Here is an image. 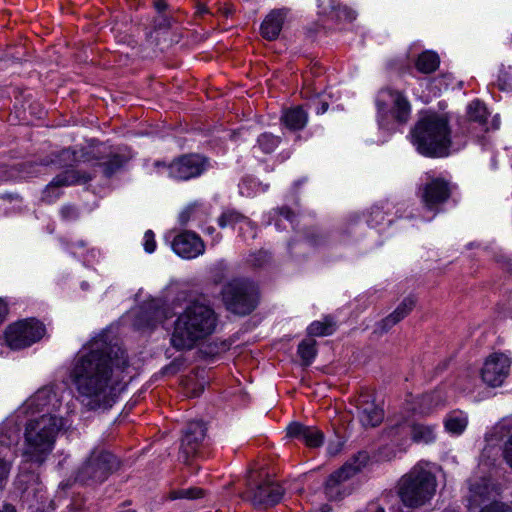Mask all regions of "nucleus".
<instances>
[{
  "mask_svg": "<svg viewBox=\"0 0 512 512\" xmlns=\"http://www.w3.org/2000/svg\"><path fill=\"white\" fill-rule=\"evenodd\" d=\"M81 157L86 160V161H90L92 159H98V157H95V156H91L89 153H86L82 150V155Z\"/></svg>",
  "mask_w": 512,
  "mask_h": 512,
  "instance_id": "obj_60",
  "label": "nucleus"
},
{
  "mask_svg": "<svg viewBox=\"0 0 512 512\" xmlns=\"http://www.w3.org/2000/svg\"><path fill=\"white\" fill-rule=\"evenodd\" d=\"M467 417L462 414L451 413L444 420V427L447 432L459 435L467 427Z\"/></svg>",
  "mask_w": 512,
  "mask_h": 512,
  "instance_id": "obj_24",
  "label": "nucleus"
},
{
  "mask_svg": "<svg viewBox=\"0 0 512 512\" xmlns=\"http://www.w3.org/2000/svg\"><path fill=\"white\" fill-rule=\"evenodd\" d=\"M480 512H512V508L505 503L493 502L485 506Z\"/></svg>",
  "mask_w": 512,
  "mask_h": 512,
  "instance_id": "obj_42",
  "label": "nucleus"
},
{
  "mask_svg": "<svg viewBox=\"0 0 512 512\" xmlns=\"http://www.w3.org/2000/svg\"><path fill=\"white\" fill-rule=\"evenodd\" d=\"M277 211L280 215H283L287 219H291V217L293 216L292 210L287 206L281 207Z\"/></svg>",
  "mask_w": 512,
  "mask_h": 512,
  "instance_id": "obj_53",
  "label": "nucleus"
},
{
  "mask_svg": "<svg viewBox=\"0 0 512 512\" xmlns=\"http://www.w3.org/2000/svg\"><path fill=\"white\" fill-rule=\"evenodd\" d=\"M71 512H88L82 501H75L71 505Z\"/></svg>",
  "mask_w": 512,
  "mask_h": 512,
  "instance_id": "obj_51",
  "label": "nucleus"
},
{
  "mask_svg": "<svg viewBox=\"0 0 512 512\" xmlns=\"http://www.w3.org/2000/svg\"><path fill=\"white\" fill-rule=\"evenodd\" d=\"M412 143L417 151L428 157H445L451 146L448 119L436 113L419 119L411 130Z\"/></svg>",
  "mask_w": 512,
  "mask_h": 512,
  "instance_id": "obj_4",
  "label": "nucleus"
},
{
  "mask_svg": "<svg viewBox=\"0 0 512 512\" xmlns=\"http://www.w3.org/2000/svg\"><path fill=\"white\" fill-rule=\"evenodd\" d=\"M0 512H16V508L12 504L4 503L0 507Z\"/></svg>",
  "mask_w": 512,
  "mask_h": 512,
  "instance_id": "obj_55",
  "label": "nucleus"
},
{
  "mask_svg": "<svg viewBox=\"0 0 512 512\" xmlns=\"http://www.w3.org/2000/svg\"><path fill=\"white\" fill-rule=\"evenodd\" d=\"M312 428H313V427H309V426H305V425H304V431H303V432H301V434H300V438H301V439H303L304 441H305L307 438H309V433H310V431H311V429H312Z\"/></svg>",
  "mask_w": 512,
  "mask_h": 512,
  "instance_id": "obj_58",
  "label": "nucleus"
},
{
  "mask_svg": "<svg viewBox=\"0 0 512 512\" xmlns=\"http://www.w3.org/2000/svg\"><path fill=\"white\" fill-rule=\"evenodd\" d=\"M144 247L148 253H152L155 250L156 244L154 241V234L151 230H149L145 233Z\"/></svg>",
  "mask_w": 512,
  "mask_h": 512,
  "instance_id": "obj_45",
  "label": "nucleus"
},
{
  "mask_svg": "<svg viewBox=\"0 0 512 512\" xmlns=\"http://www.w3.org/2000/svg\"><path fill=\"white\" fill-rule=\"evenodd\" d=\"M439 65V58L436 53L433 52H424L422 53L417 60L416 66L417 69L422 73H432L434 72Z\"/></svg>",
  "mask_w": 512,
  "mask_h": 512,
  "instance_id": "obj_25",
  "label": "nucleus"
},
{
  "mask_svg": "<svg viewBox=\"0 0 512 512\" xmlns=\"http://www.w3.org/2000/svg\"><path fill=\"white\" fill-rule=\"evenodd\" d=\"M58 157H60L59 162H64L65 164L70 162H77L79 159L77 158V152L71 149H63Z\"/></svg>",
  "mask_w": 512,
  "mask_h": 512,
  "instance_id": "obj_43",
  "label": "nucleus"
},
{
  "mask_svg": "<svg viewBox=\"0 0 512 512\" xmlns=\"http://www.w3.org/2000/svg\"><path fill=\"white\" fill-rule=\"evenodd\" d=\"M170 27V20L166 16L159 17L154 20V29H168Z\"/></svg>",
  "mask_w": 512,
  "mask_h": 512,
  "instance_id": "obj_48",
  "label": "nucleus"
},
{
  "mask_svg": "<svg viewBox=\"0 0 512 512\" xmlns=\"http://www.w3.org/2000/svg\"><path fill=\"white\" fill-rule=\"evenodd\" d=\"M166 318L165 310L157 300L144 303L136 315L135 325L139 328L154 327Z\"/></svg>",
  "mask_w": 512,
  "mask_h": 512,
  "instance_id": "obj_17",
  "label": "nucleus"
},
{
  "mask_svg": "<svg viewBox=\"0 0 512 512\" xmlns=\"http://www.w3.org/2000/svg\"><path fill=\"white\" fill-rule=\"evenodd\" d=\"M66 184L74 185L79 183H87L92 180V175L87 172H81L79 170H67L64 172Z\"/></svg>",
  "mask_w": 512,
  "mask_h": 512,
  "instance_id": "obj_33",
  "label": "nucleus"
},
{
  "mask_svg": "<svg viewBox=\"0 0 512 512\" xmlns=\"http://www.w3.org/2000/svg\"><path fill=\"white\" fill-rule=\"evenodd\" d=\"M282 120L289 129L299 130L305 126L307 114L300 106H297L288 110L282 117Z\"/></svg>",
  "mask_w": 512,
  "mask_h": 512,
  "instance_id": "obj_23",
  "label": "nucleus"
},
{
  "mask_svg": "<svg viewBox=\"0 0 512 512\" xmlns=\"http://www.w3.org/2000/svg\"><path fill=\"white\" fill-rule=\"evenodd\" d=\"M378 106L380 110L384 109V106L380 102H378Z\"/></svg>",
  "mask_w": 512,
  "mask_h": 512,
  "instance_id": "obj_62",
  "label": "nucleus"
},
{
  "mask_svg": "<svg viewBox=\"0 0 512 512\" xmlns=\"http://www.w3.org/2000/svg\"><path fill=\"white\" fill-rule=\"evenodd\" d=\"M18 482L23 486L24 491H27L29 489L36 491L37 488H34L33 486L39 484V475L22 471L18 477Z\"/></svg>",
  "mask_w": 512,
  "mask_h": 512,
  "instance_id": "obj_36",
  "label": "nucleus"
},
{
  "mask_svg": "<svg viewBox=\"0 0 512 512\" xmlns=\"http://www.w3.org/2000/svg\"><path fill=\"white\" fill-rule=\"evenodd\" d=\"M415 303L416 301L414 298L407 297L398 305V307L395 310L405 318L413 310Z\"/></svg>",
  "mask_w": 512,
  "mask_h": 512,
  "instance_id": "obj_41",
  "label": "nucleus"
},
{
  "mask_svg": "<svg viewBox=\"0 0 512 512\" xmlns=\"http://www.w3.org/2000/svg\"><path fill=\"white\" fill-rule=\"evenodd\" d=\"M356 469H352L349 465H343L338 471L334 472L326 482L325 493L330 500L342 499L340 483L348 480L355 475Z\"/></svg>",
  "mask_w": 512,
  "mask_h": 512,
  "instance_id": "obj_19",
  "label": "nucleus"
},
{
  "mask_svg": "<svg viewBox=\"0 0 512 512\" xmlns=\"http://www.w3.org/2000/svg\"><path fill=\"white\" fill-rule=\"evenodd\" d=\"M206 435V427L200 421H193L187 425L181 441L179 460L185 465L192 464V458L196 455L200 443Z\"/></svg>",
  "mask_w": 512,
  "mask_h": 512,
  "instance_id": "obj_9",
  "label": "nucleus"
},
{
  "mask_svg": "<svg viewBox=\"0 0 512 512\" xmlns=\"http://www.w3.org/2000/svg\"><path fill=\"white\" fill-rule=\"evenodd\" d=\"M191 211H192L191 208H187L185 211H183L181 213L180 221H181L182 224H186L188 222Z\"/></svg>",
  "mask_w": 512,
  "mask_h": 512,
  "instance_id": "obj_54",
  "label": "nucleus"
},
{
  "mask_svg": "<svg viewBox=\"0 0 512 512\" xmlns=\"http://www.w3.org/2000/svg\"><path fill=\"white\" fill-rule=\"evenodd\" d=\"M504 458H505L507 464L512 469V435L509 437V439L505 443Z\"/></svg>",
  "mask_w": 512,
  "mask_h": 512,
  "instance_id": "obj_46",
  "label": "nucleus"
},
{
  "mask_svg": "<svg viewBox=\"0 0 512 512\" xmlns=\"http://www.w3.org/2000/svg\"><path fill=\"white\" fill-rule=\"evenodd\" d=\"M7 313H8L7 305L0 298V324L4 321Z\"/></svg>",
  "mask_w": 512,
  "mask_h": 512,
  "instance_id": "obj_52",
  "label": "nucleus"
},
{
  "mask_svg": "<svg viewBox=\"0 0 512 512\" xmlns=\"http://www.w3.org/2000/svg\"><path fill=\"white\" fill-rule=\"evenodd\" d=\"M434 401L435 405H438V403L441 401V396L437 393L425 394L422 396L423 404H427L430 406Z\"/></svg>",
  "mask_w": 512,
  "mask_h": 512,
  "instance_id": "obj_49",
  "label": "nucleus"
},
{
  "mask_svg": "<svg viewBox=\"0 0 512 512\" xmlns=\"http://www.w3.org/2000/svg\"><path fill=\"white\" fill-rule=\"evenodd\" d=\"M71 212H73V208L72 207H65L63 210H62V213L63 215L66 217L68 216Z\"/></svg>",
  "mask_w": 512,
  "mask_h": 512,
  "instance_id": "obj_61",
  "label": "nucleus"
},
{
  "mask_svg": "<svg viewBox=\"0 0 512 512\" xmlns=\"http://www.w3.org/2000/svg\"><path fill=\"white\" fill-rule=\"evenodd\" d=\"M45 329L38 321H19L10 325L5 333L7 345L14 350L23 349L39 341Z\"/></svg>",
  "mask_w": 512,
  "mask_h": 512,
  "instance_id": "obj_8",
  "label": "nucleus"
},
{
  "mask_svg": "<svg viewBox=\"0 0 512 512\" xmlns=\"http://www.w3.org/2000/svg\"><path fill=\"white\" fill-rule=\"evenodd\" d=\"M244 219L245 217L236 211H227L220 216L218 223L221 228L233 227Z\"/></svg>",
  "mask_w": 512,
  "mask_h": 512,
  "instance_id": "obj_35",
  "label": "nucleus"
},
{
  "mask_svg": "<svg viewBox=\"0 0 512 512\" xmlns=\"http://www.w3.org/2000/svg\"><path fill=\"white\" fill-rule=\"evenodd\" d=\"M206 163L200 155H184L170 165V174L178 179L187 180L199 176Z\"/></svg>",
  "mask_w": 512,
  "mask_h": 512,
  "instance_id": "obj_12",
  "label": "nucleus"
},
{
  "mask_svg": "<svg viewBox=\"0 0 512 512\" xmlns=\"http://www.w3.org/2000/svg\"><path fill=\"white\" fill-rule=\"evenodd\" d=\"M67 186L64 173L57 175L47 186L46 190L49 191L51 188H57Z\"/></svg>",
  "mask_w": 512,
  "mask_h": 512,
  "instance_id": "obj_47",
  "label": "nucleus"
},
{
  "mask_svg": "<svg viewBox=\"0 0 512 512\" xmlns=\"http://www.w3.org/2000/svg\"><path fill=\"white\" fill-rule=\"evenodd\" d=\"M203 495H204V491L202 489L193 487V488L172 491L170 493L169 497H170V499H173V500L181 499V498L197 499V498L203 497Z\"/></svg>",
  "mask_w": 512,
  "mask_h": 512,
  "instance_id": "obj_34",
  "label": "nucleus"
},
{
  "mask_svg": "<svg viewBox=\"0 0 512 512\" xmlns=\"http://www.w3.org/2000/svg\"><path fill=\"white\" fill-rule=\"evenodd\" d=\"M216 323L217 318L211 307L198 302L192 303L178 316L171 344L178 350L191 349L199 340L214 332Z\"/></svg>",
  "mask_w": 512,
  "mask_h": 512,
  "instance_id": "obj_3",
  "label": "nucleus"
},
{
  "mask_svg": "<svg viewBox=\"0 0 512 512\" xmlns=\"http://www.w3.org/2000/svg\"><path fill=\"white\" fill-rule=\"evenodd\" d=\"M403 319H404V316H402L399 312L394 310L391 314H389L387 317L382 319L377 324V329L375 330V333L383 335V334L387 333L393 326L398 324Z\"/></svg>",
  "mask_w": 512,
  "mask_h": 512,
  "instance_id": "obj_29",
  "label": "nucleus"
},
{
  "mask_svg": "<svg viewBox=\"0 0 512 512\" xmlns=\"http://www.w3.org/2000/svg\"><path fill=\"white\" fill-rule=\"evenodd\" d=\"M510 359L504 354L490 355L481 371L482 380L490 387L502 385L509 374Z\"/></svg>",
  "mask_w": 512,
  "mask_h": 512,
  "instance_id": "obj_10",
  "label": "nucleus"
},
{
  "mask_svg": "<svg viewBox=\"0 0 512 512\" xmlns=\"http://www.w3.org/2000/svg\"><path fill=\"white\" fill-rule=\"evenodd\" d=\"M10 471L8 462L0 458V483L6 480Z\"/></svg>",
  "mask_w": 512,
  "mask_h": 512,
  "instance_id": "obj_50",
  "label": "nucleus"
},
{
  "mask_svg": "<svg viewBox=\"0 0 512 512\" xmlns=\"http://www.w3.org/2000/svg\"><path fill=\"white\" fill-rule=\"evenodd\" d=\"M127 366L126 351L118 344L108 343L103 336L91 341L87 351L75 358L71 372L82 405L90 411L112 407L126 385L113 384V368Z\"/></svg>",
  "mask_w": 512,
  "mask_h": 512,
  "instance_id": "obj_1",
  "label": "nucleus"
},
{
  "mask_svg": "<svg viewBox=\"0 0 512 512\" xmlns=\"http://www.w3.org/2000/svg\"><path fill=\"white\" fill-rule=\"evenodd\" d=\"M403 319H404V316H402L399 312L394 310L391 314H389L387 317L382 319L377 324V329L375 330V333L383 335V334L387 333L393 326L398 324Z\"/></svg>",
  "mask_w": 512,
  "mask_h": 512,
  "instance_id": "obj_30",
  "label": "nucleus"
},
{
  "mask_svg": "<svg viewBox=\"0 0 512 512\" xmlns=\"http://www.w3.org/2000/svg\"><path fill=\"white\" fill-rule=\"evenodd\" d=\"M131 159V156L124 154H112L106 161L98 163L103 168L105 177L110 178L120 171Z\"/></svg>",
  "mask_w": 512,
  "mask_h": 512,
  "instance_id": "obj_22",
  "label": "nucleus"
},
{
  "mask_svg": "<svg viewBox=\"0 0 512 512\" xmlns=\"http://www.w3.org/2000/svg\"><path fill=\"white\" fill-rule=\"evenodd\" d=\"M324 435L323 433L313 427L309 433V438L305 440V443L310 448H316L322 445Z\"/></svg>",
  "mask_w": 512,
  "mask_h": 512,
  "instance_id": "obj_38",
  "label": "nucleus"
},
{
  "mask_svg": "<svg viewBox=\"0 0 512 512\" xmlns=\"http://www.w3.org/2000/svg\"><path fill=\"white\" fill-rule=\"evenodd\" d=\"M495 494V485L488 477H477L470 480L469 492L467 495V507L469 510L476 509L486 501L492 499Z\"/></svg>",
  "mask_w": 512,
  "mask_h": 512,
  "instance_id": "obj_13",
  "label": "nucleus"
},
{
  "mask_svg": "<svg viewBox=\"0 0 512 512\" xmlns=\"http://www.w3.org/2000/svg\"><path fill=\"white\" fill-rule=\"evenodd\" d=\"M316 340L313 338L303 340L298 346V354L301 357L302 365L308 366L316 356Z\"/></svg>",
  "mask_w": 512,
  "mask_h": 512,
  "instance_id": "obj_26",
  "label": "nucleus"
},
{
  "mask_svg": "<svg viewBox=\"0 0 512 512\" xmlns=\"http://www.w3.org/2000/svg\"><path fill=\"white\" fill-rule=\"evenodd\" d=\"M287 14V9H274L264 19L260 31L263 38L273 41L278 38Z\"/></svg>",
  "mask_w": 512,
  "mask_h": 512,
  "instance_id": "obj_18",
  "label": "nucleus"
},
{
  "mask_svg": "<svg viewBox=\"0 0 512 512\" xmlns=\"http://www.w3.org/2000/svg\"><path fill=\"white\" fill-rule=\"evenodd\" d=\"M304 431V425L293 422L287 427V435L289 437L300 438L301 432Z\"/></svg>",
  "mask_w": 512,
  "mask_h": 512,
  "instance_id": "obj_44",
  "label": "nucleus"
},
{
  "mask_svg": "<svg viewBox=\"0 0 512 512\" xmlns=\"http://www.w3.org/2000/svg\"><path fill=\"white\" fill-rule=\"evenodd\" d=\"M56 394L51 387H43L31 396L20 408V412L29 417H37L55 399Z\"/></svg>",
  "mask_w": 512,
  "mask_h": 512,
  "instance_id": "obj_16",
  "label": "nucleus"
},
{
  "mask_svg": "<svg viewBox=\"0 0 512 512\" xmlns=\"http://www.w3.org/2000/svg\"><path fill=\"white\" fill-rule=\"evenodd\" d=\"M468 116L471 121L484 124L487 118L486 107L479 100H475L468 107Z\"/></svg>",
  "mask_w": 512,
  "mask_h": 512,
  "instance_id": "obj_31",
  "label": "nucleus"
},
{
  "mask_svg": "<svg viewBox=\"0 0 512 512\" xmlns=\"http://www.w3.org/2000/svg\"><path fill=\"white\" fill-rule=\"evenodd\" d=\"M444 512H457L456 510H445Z\"/></svg>",
  "mask_w": 512,
  "mask_h": 512,
  "instance_id": "obj_63",
  "label": "nucleus"
},
{
  "mask_svg": "<svg viewBox=\"0 0 512 512\" xmlns=\"http://www.w3.org/2000/svg\"><path fill=\"white\" fill-rule=\"evenodd\" d=\"M178 370V366L175 364V363H172L171 365L169 366H166L163 370V373L164 374H173V373H176Z\"/></svg>",
  "mask_w": 512,
  "mask_h": 512,
  "instance_id": "obj_56",
  "label": "nucleus"
},
{
  "mask_svg": "<svg viewBox=\"0 0 512 512\" xmlns=\"http://www.w3.org/2000/svg\"><path fill=\"white\" fill-rule=\"evenodd\" d=\"M120 465V460L112 453L94 450L80 468L78 479L81 482H103L110 474L116 472Z\"/></svg>",
  "mask_w": 512,
  "mask_h": 512,
  "instance_id": "obj_7",
  "label": "nucleus"
},
{
  "mask_svg": "<svg viewBox=\"0 0 512 512\" xmlns=\"http://www.w3.org/2000/svg\"><path fill=\"white\" fill-rule=\"evenodd\" d=\"M284 494L283 488L274 482H263L253 490L252 504L259 508H268L277 504Z\"/></svg>",
  "mask_w": 512,
  "mask_h": 512,
  "instance_id": "obj_14",
  "label": "nucleus"
},
{
  "mask_svg": "<svg viewBox=\"0 0 512 512\" xmlns=\"http://www.w3.org/2000/svg\"><path fill=\"white\" fill-rule=\"evenodd\" d=\"M369 461V455L367 452H359L354 458L353 461L346 463L345 465H349L353 470L357 468L355 474L358 473L362 467H364Z\"/></svg>",
  "mask_w": 512,
  "mask_h": 512,
  "instance_id": "obj_39",
  "label": "nucleus"
},
{
  "mask_svg": "<svg viewBox=\"0 0 512 512\" xmlns=\"http://www.w3.org/2000/svg\"><path fill=\"white\" fill-rule=\"evenodd\" d=\"M258 142L262 149L266 153H269L276 147L278 140L271 134H262L259 137Z\"/></svg>",
  "mask_w": 512,
  "mask_h": 512,
  "instance_id": "obj_40",
  "label": "nucleus"
},
{
  "mask_svg": "<svg viewBox=\"0 0 512 512\" xmlns=\"http://www.w3.org/2000/svg\"><path fill=\"white\" fill-rule=\"evenodd\" d=\"M222 296L227 309L235 314L246 315L256 307V289L247 280H232L223 287Z\"/></svg>",
  "mask_w": 512,
  "mask_h": 512,
  "instance_id": "obj_6",
  "label": "nucleus"
},
{
  "mask_svg": "<svg viewBox=\"0 0 512 512\" xmlns=\"http://www.w3.org/2000/svg\"><path fill=\"white\" fill-rule=\"evenodd\" d=\"M333 322L325 319L324 322L316 321L308 327V334L311 336H323L332 333Z\"/></svg>",
  "mask_w": 512,
  "mask_h": 512,
  "instance_id": "obj_32",
  "label": "nucleus"
},
{
  "mask_svg": "<svg viewBox=\"0 0 512 512\" xmlns=\"http://www.w3.org/2000/svg\"><path fill=\"white\" fill-rule=\"evenodd\" d=\"M357 408L359 410V420L364 427L373 428L382 423L384 412L373 402L369 403L368 401L358 400Z\"/></svg>",
  "mask_w": 512,
  "mask_h": 512,
  "instance_id": "obj_20",
  "label": "nucleus"
},
{
  "mask_svg": "<svg viewBox=\"0 0 512 512\" xmlns=\"http://www.w3.org/2000/svg\"><path fill=\"white\" fill-rule=\"evenodd\" d=\"M409 114H410L409 102L401 94H396L395 98H394V109H393L394 118L399 123H405L408 120Z\"/></svg>",
  "mask_w": 512,
  "mask_h": 512,
  "instance_id": "obj_27",
  "label": "nucleus"
},
{
  "mask_svg": "<svg viewBox=\"0 0 512 512\" xmlns=\"http://www.w3.org/2000/svg\"><path fill=\"white\" fill-rule=\"evenodd\" d=\"M406 428L409 429L411 440L415 443L428 444L436 437L434 426L414 421L409 422L405 418H401V420L392 425L389 428V433L392 436H397Z\"/></svg>",
  "mask_w": 512,
  "mask_h": 512,
  "instance_id": "obj_11",
  "label": "nucleus"
},
{
  "mask_svg": "<svg viewBox=\"0 0 512 512\" xmlns=\"http://www.w3.org/2000/svg\"><path fill=\"white\" fill-rule=\"evenodd\" d=\"M435 477L429 471L413 469L404 475L398 483V494L407 507L417 508L424 505L434 495Z\"/></svg>",
  "mask_w": 512,
  "mask_h": 512,
  "instance_id": "obj_5",
  "label": "nucleus"
},
{
  "mask_svg": "<svg viewBox=\"0 0 512 512\" xmlns=\"http://www.w3.org/2000/svg\"><path fill=\"white\" fill-rule=\"evenodd\" d=\"M376 512H384L383 509L379 508L376 510Z\"/></svg>",
  "mask_w": 512,
  "mask_h": 512,
  "instance_id": "obj_64",
  "label": "nucleus"
},
{
  "mask_svg": "<svg viewBox=\"0 0 512 512\" xmlns=\"http://www.w3.org/2000/svg\"><path fill=\"white\" fill-rule=\"evenodd\" d=\"M328 108H329V104H328V102L323 101V102L321 103V107H320V109L318 110V113L323 114V113H325V112L328 110Z\"/></svg>",
  "mask_w": 512,
  "mask_h": 512,
  "instance_id": "obj_59",
  "label": "nucleus"
},
{
  "mask_svg": "<svg viewBox=\"0 0 512 512\" xmlns=\"http://www.w3.org/2000/svg\"><path fill=\"white\" fill-rule=\"evenodd\" d=\"M403 319H404V316H402L399 312L394 310L391 314H389L387 317L382 319L377 324V329L375 330V333L383 335V334L387 333L393 326L398 324Z\"/></svg>",
  "mask_w": 512,
  "mask_h": 512,
  "instance_id": "obj_28",
  "label": "nucleus"
},
{
  "mask_svg": "<svg viewBox=\"0 0 512 512\" xmlns=\"http://www.w3.org/2000/svg\"><path fill=\"white\" fill-rule=\"evenodd\" d=\"M173 250L183 258H195L204 252V243L195 233L184 232L172 242Z\"/></svg>",
  "mask_w": 512,
  "mask_h": 512,
  "instance_id": "obj_15",
  "label": "nucleus"
},
{
  "mask_svg": "<svg viewBox=\"0 0 512 512\" xmlns=\"http://www.w3.org/2000/svg\"><path fill=\"white\" fill-rule=\"evenodd\" d=\"M449 193L448 183L443 180L436 179L425 186L423 198L427 206L431 207L447 200Z\"/></svg>",
  "mask_w": 512,
  "mask_h": 512,
  "instance_id": "obj_21",
  "label": "nucleus"
},
{
  "mask_svg": "<svg viewBox=\"0 0 512 512\" xmlns=\"http://www.w3.org/2000/svg\"><path fill=\"white\" fill-rule=\"evenodd\" d=\"M270 260V257L266 251H258L249 256L248 263L254 268L264 267Z\"/></svg>",
  "mask_w": 512,
  "mask_h": 512,
  "instance_id": "obj_37",
  "label": "nucleus"
},
{
  "mask_svg": "<svg viewBox=\"0 0 512 512\" xmlns=\"http://www.w3.org/2000/svg\"><path fill=\"white\" fill-rule=\"evenodd\" d=\"M155 8L159 11V12H162L164 10H166L167 8V3L165 2V0H157L155 2Z\"/></svg>",
  "mask_w": 512,
  "mask_h": 512,
  "instance_id": "obj_57",
  "label": "nucleus"
},
{
  "mask_svg": "<svg viewBox=\"0 0 512 512\" xmlns=\"http://www.w3.org/2000/svg\"><path fill=\"white\" fill-rule=\"evenodd\" d=\"M66 428L64 418L50 413L31 417L25 425V462L41 465L51 453L58 433Z\"/></svg>",
  "mask_w": 512,
  "mask_h": 512,
  "instance_id": "obj_2",
  "label": "nucleus"
}]
</instances>
